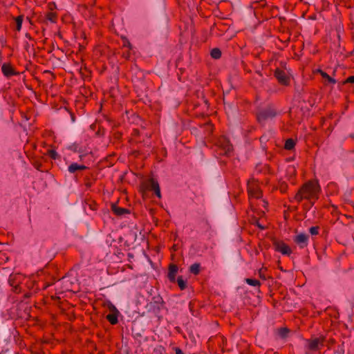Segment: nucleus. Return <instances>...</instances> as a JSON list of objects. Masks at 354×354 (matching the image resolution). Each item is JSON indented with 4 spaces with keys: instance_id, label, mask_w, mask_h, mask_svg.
<instances>
[{
    "instance_id": "36",
    "label": "nucleus",
    "mask_w": 354,
    "mask_h": 354,
    "mask_svg": "<svg viewBox=\"0 0 354 354\" xmlns=\"http://www.w3.org/2000/svg\"><path fill=\"white\" fill-rule=\"evenodd\" d=\"M290 169L292 170V171H295V169L293 167H290Z\"/></svg>"
},
{
    "instance_id": "27",
    "label": "nucleus",
    "mask_w": 354,
    "mask_h": 354,
    "mask_svg": "<svg viewBox=\"0 0 354 354\" xmlns=\"http://www.w3.org/2000/svg\"><path fill=\"white\" fill-rule=\"evenodd\" d=\"M123 46L128 48L131 47V44L129 41L127 40L125 37L123 38Z\"/></svg>"
},
{
    "instance_id": "33",
    "label": "nucleus",
    "mask_w": 354,
    "mask_h": 354,
    "mask_svg": "<svg viewBox=\"0 0 354 354\" xmlns=\"http://www.w3.org/2000/svg\"><path fill=\"white\" fill-rule=\"evenodd\" d=\"M260 140L261 142H263V141L267 140V138L265 136H263L261 137Z\"/></svg>"
},
{
    "instance_id": "12",
    "label": "nucleus",
    "mask_w": 354,
    "mask_h": 354,
    "mask_svg": "<svg viewBox=\"0 0 354 354\" xmlns=\"http://www.w3.org/2000/svg\"><path fill=\"white\" fill-rule=\"evenodd\" d=\"M178 272V267L176 265H171L169 266L168 278L171 281H174L176 279V274Z\"/></svg>"
},
{
    "instance_id": "25",
    "label": "nucleus",
    "mask_w": 354,
    "mask_h": 354,
    "mask_svg": "<svg viewBox=\"0 0 354 354\" xmlns=\"http://www.w3.org/2000/svg\"><path fill=\"white\" fill-rule=\"evenodd\" d=\"M309 231L312 235H317L319 233V227H311L310 228Z\"/></svg>"
},
{
    "instance_id": "30",
    "label": "nucleus",
    "mask_w": 354,
    "mask_h": 354,
    "mask_svg": "<svg viewBox=\"0 0 354 354\" xmlns=\"http://www.w3.org/2000/svg\"><path fill=\"white\" fill-rule=\"evenodd\" d=\"M319 73H320L322 77L323 78H324L325 80L326 79V77H328V75L326 73H325L322 71H319Z\"/></svg>"
},
{
    "instance_id": "9",
    "label": "nucleus",
    "mask_w": 354,
    "mask_h": 354,
    "mask_svg": "<svg viewBox=\"0 0 354 354\" xmlns=\"http://www.w3.org/2000/svg\"><path fill=\"white\" fill-rule=\"evenodd\" d=\"M149 183L150 189L151 190L154 191L155 194L159 198H161V193H160V189L158 183L156 180L151 178V179H150Z\"/></svg>"
},
{
    "instance_id": "26",
    "label": "nucleus",
    "mask_w": 354,
    "mask_h": 354,
    "mask_svg": "<svg viewBox=\"0 0 354 354\" xmlns=\"http://www.w3.org/2000/svg\"><path fill=\"white\" fill-rule=\"evenodd\" d=\"M48 155L50 156V158H52L54 160L57 159L58 157L57 152L54 150H49Z\"/></svg>"
},
{
    "instance_id": "3",
    "label": "nucleus",
    "mask_w": 354,
    "mask_h": 354,
    "mask_svg": "<svg viewBox=\"0 0 354 354\" xmlns=\"http://www.w3.org/2000/svg\"><path fill=\"white\" fill-rule=\"evenodd\" d=\"M248 192L250 198H260L261 197L262 194L259 183L254 178L248 181Z\"/></svg>"
},
{
    "instance_id": "19",
    "label": "nucleus",
    "mask_w": 354,
    "mask_h": 354,
    "mask_svg": "<svg viewBox=\"0 0 354 354\" xmlns=\"http://www.w3.org/2000/svg\"><path fill=\"white\" fill-rule=\"evenodd\" d=\"M211 56L214 59H218L221 56V52L218 48H214L211 51Z\"/></svg>"
},
{
    "instance_id": "18",
    "label": "nucleus",
    "mask_w": 354,
    "mask_h": 354,
    "mask_svg": "<svg viewBox=\"0 0 354 354\" xmlns=\"http://www.w3.org/2000/svg\"><path fill=\"white\" fill-rule=\"evenodd\" d=\"M245 282L252 286H260V281L257 279H245Z\"/></svg>"
},
{
    "instance_id": "34",
    "label": "nucleus",
    "mask_w": 354,
    "mask_h": 354,
    "mask_svg": "<svg viewBox=\"0 0 354 354\" xmlns=\"http://www.w3.org/2000/svg\"><path fill=\"white\" fill-rule=\"evenodd\" d=\"M258 226H259V227H260L261 229H263V228H264L261 225L258 224Z\"/></svg>"
},
{
    "instance_id": "20",
    "label": "nucleus",
    "mask_w": 354,
    "mask_h": 354,
    "mask_svg": "<svg viewBox=\"0 0 354 354\" xmlns=\"http://www.w3.org/2000/svg\"><path fill=\"white\" fill-rule=\"evenodd\" d=\"M295 141L292 139H288L285 143V148L288 150H290L295 147Z\"/></svg>"
},
{
    "instance_id": "23",
    "label": "nucleus",
    "mask_w": 354,
    "mask_h": 354,
    "mask_svg": "<svg viewBox=\"0 0 354 354\" xmlns=\"http://www.w3.org/2000/svg\"><path fill=\"white\" fill-rule=\"evenodd\" d=\"M289 330L286 328H282L279 330V335L281 337L285 338L287 337Z\"/></svg>"
},
{
    "instance_id": "5",
    "label": "nucleus",
    "mask_w": 354,
    "mask_h": 354,
    "mask_svg": "<svg viewBox=\"0 0 354 354\" xmlns=\"http://www.w3.org/2000/svg\"><path fill=\"white\" fill-rule=\"evenodd\" d=\"M274 247L276 251L283 255L289 256L292 253L291 248L283 241H275L274 243Z\"/></svg>"
},
{
    "instance_id": "15",
    "label": "nucleus",
    "mask_w": 354,
    "mask_h": 354,
    "mask_svg": "<svg viewBox=\"0 0 354 354\" xmlns=\"http://www.w3.org/2000/svg\"><path fill=\"white\" fill-rule=\"evenodd\" d=\"M189 271L194 274H198L200 272V264L194 263L189 267Z\"/></svg>"
},
{
    "instance_id": "11",
    "label": "nucleus",
    "mask_w": 354,
    "mask_h": 354,
    "mask_svg": "<svg viewBox=\"0 0 354 354\" xmlns=\"http://www.w3.org/2000/svg\"><path fill=\"white\" fill-rule=\"evenodd\" d=\"M111 209L117 216H122L130 213L128 209L117 206L116 205H112Z\"/></svg>"
},
{
    "instance_id": "7",
    "label": "nucleus",
    "mask_w": 354,
    "mask_h": 354,
    "mask_svg": "<svg viewBox=\"0 0 354 354\" xmlns=\"http://www.w3.org/2000/svg\"><path fill=\"white\" fill-rule=\"evenodd\" d=\"M308 348L311 351H317L323 346V339L315 338L312 340L308 341Z\"/></svg>"
},
{
    "instance_id": "28",
    "label": "nucleus",
    "mask_w": 354,
    "mask_h": 354,
    "mask_svg": "<svg viewBox=\"0 0 354 354\" xmlns=\"http://www.w3.org/2000/svg\"><path fill=\"white\" fill-rule=\"evenodd\" d=\"M326 80L329 84H335L336 83L335 80L333 79V77H330L329 75H328V77H326Z\"/></svg>"
},
{
    "instance_id": "6",
    "label": "nucleus",
    "mask_w": 354,
    "mask_h": 354,
    "mask_svg": "<svg viewBox=\"0 0 354 354\" xmlns=\"http://www.w3.org/2000/svg\"><path fill=\"white\" fill-rule=\"evenodd\" d=\"M274 75L281 84L288 85L289 84L290 77L285 71L277 68L274 72Z\"/></svg>"
},
{
    "instance_id": "21",
    "label": "nucleus",
    "mask_w": 354,
    "mask_h": 354,
    "mask_svg": "<svg viewBox=\"0 0 354 354\" xmlns=\"http://www.w3.org/2000/svg\"><path fill=\"white\" fill-rule=\"evenodd\" d=\"M46 19L52 23H55L57 20V15L54 12H48L46 15Z\"/></svg>"
},
{
    "instance_id": "31",
    "label": "nucleus",
    "mask_w": 354,
    "mask_h": 354,
    "mask_svg": "<svg viewBox=\"0 0 354 354\" xmlns=\"http://www.w3.org/2000/svg\"><path fill=\"white\" fill-rule=\"evenodd\" d=\"M17 275H11V276H10V280H9V281H10V282L11 286H14V284L12 283V280L16 279H17Z\"/></svg>"
},
{
    "instance_id": "1",
    "label": "nucleus",
    "mask_w": 354,
    "mask_h": 354,
    "mask_svg": "<svg viewBox=\"0 0 354 354\" xmlns=\"http://www.w3.org/2000/svg\"><path fill=\"white\" fill-rule=\"evenodd\" d=\"M321 188L317 181H308L305 183L295 195V200L298 202L303 199L310 201L312 205L319 198Z\"/></svg>"
},
{
    "instance_id": "22",
    "label": "nucleus",
    "mask_w": 354,
    "mask_h": 354,
    "mask_svg": "<svg viewBox=\"0 0 354 354\" xmlns=\"http://www.w3.org/2000/svg\"><path fill=\"white\" fill-rule=\"evenodd\" d=\"M177 283L180 290H184L186 288V281H185L182 277H179L177 279Z\"/></svg>"
},
{
    "instance_id": "4",
    "label": "nucleus",
    "mask_w": 354,
    "mask_h": 354,
    "mask_svg": "<svg viewBox=\"0 0 354 354\" xmlns=\"http://www.w3.org/2000/svg\"><path fill=\"white\" fill-rule=\"evenodd\" d=\"M216 145L221 151V154L229 156L232 151V145L230 143L229 140L225 136L219 138Z\"/></svg>"
},
{
    "instance_id": "10",
    "label": "nucleus",
    "mask_w": 354,
    "mask_h": 354,
    "mask_svg": "<svg viewBox=\"0 0 354 354\" xmlns=\"http://www.w3.org/2000/svg\"><path fill=\"white\" fill-rule=\"evenodd\" d=\"M3 74L6 77H10L16 74L13 68L9 64L4 63L1 66Z\"/></svg>"
},
{
    "instance_id": "29",
    "label": "nucleus",
    "mask_w": 354,
    "mask_h": 354,
    "mask_svg": "<svg viewBox=\"0 0 354 354\" xmlns=\"http://www.w3.org/2000/svg\"><path fill=\"white\" fill-rule=\"evenodd\" d=\"M346 82L354 84V75L348 77L346 80Z\"/></svg>"
},
{
    "instance_id": "16",
    "label": "nucleus",
    "mask_w": 354,
    "mask_h": 354,
    "mask_svg": "<svg viewBox=\"0 0 354 354\" xmlns=\"http://www.w3.org/2000/svg\"><path fill=\"white\" fill-rule=\"evenodd\" d=\"M16 29L17 31H20L21 29V26L23 23V16H18L16 19Z\"/></svg>"
},
{
    "instance_id": "2",
    "label": "nucleus",
    "mask_w": 354,
    "mask_h": 354,
    "mask_svg": "<svg viewBox=\"0 0 354 354\" xmlns=\"http://www.w3.org/2000/svg\"><path fill=\"white\" fill-rule=\"evenodd\" d=\"M277 115V111L272 106H268L261 110L257 114L258 121L263 124L269 120H272Z\"/></svg>"
},
{
    "instance_id": "17",
    "label": "nucleus",
    "mask_w": 354,
    "mask_h": 354,
    "mask_svg": "<svg viewBox=\"0 0 354 354\" xmlns=\"http://www.w3.org/2000/svg\"><path fill=\"white\" fill-rule=\"evenodd\" d=\"M68 149L74 152H81V147L79 144L73 143L68 147Z\"/></svg>"
},
{
    "instance_id": "13",
    "label": "nucleus",
    "mask_w": 354,
    "mask_h": 354,
    "mask_svg": "<svg viewBox=\"0 0 354 354\" xmlns=\"http://www.w3.org/2000/svg\"><path fill=\"white\" fill-rule=\"evenodd\" d=\"M86 168V167L83 165H79L77 163H73L68 167V171L70 173L73 174L79 170H84Z\"/></svg>"
},
{
    "instance_id": "24",
    "label": "nucleus",
    "mask_w": 354,
    "mask_h": 354,
    "mask_svg": "<svg viewBox=\"0 0 354 354\" xmlns=\"http://www.w3.org/2000/svg\"><path fill=\"white\" fill-rule=\"evenodd\" d=\"M107 307H108L109 310L110 311V313L119 312L118 310V309L116 308V307L113 304H111L110 302L107 304Z\"/></svg>"
},
{
    "instance_id": "14",
    "label": "nucleus",
    "mask_w": 354,
    "mask_h": 354,
    "mask_svg": "<svg viewBox=\"0 0 354 354\" xmlns=\"http://www.w3.org/2000/svg\"><path fill=\"white\" fill-rule=\"evenodd\" d=\"M119 312L118 313H111L106 315V319L113 325L116 324L118 322Z\"/></svg>"
},
{
    "instance_id": "32",
    "label": "nucleus",
    "mask_w": 354,
    "mask_h": 354,
    "mask_svg": "<svg viewBox=\"0 0 354 354\" xmlns=\"http://www.w3.org/2000/svg\"><path fill=\"white\" fill-rule=\"evenodd\" d=\"M176 354H184V353H183V351L180 349L178 348L176 350Z\"/></svg>"
},
{
    "instance_id": "35",
    "label": "nucleus",
    "mask_w": 354,
    "mask_h": 354,
    "mask_svg": "<svg viewBox=\"0 0 354 354\" xmlns=\"http://www.w3.org/2000/svg\"><path fill=\"white\" fill-rule=\"evenodd\" d=\"M262 203H263V206H266V205L267 204V203L264 201H263Z\"/></svg>"
},
{
    "instance_id": "8",
    "label": "nucleus",
    "mask_w": 354,
    "mask_h": 354,
    "mask_svg": "<svg viewBox=\"0 0 354 354\" xmlns=\"http://www.w3.org/2000/svg\"><path fill=\"white\" fill-rule=\"evenodd\" d=\"M308 235L305 234H299L296 236L295 241L299 245L300 248H303L307 245Z\"/></svg>"
}]
</instances>
